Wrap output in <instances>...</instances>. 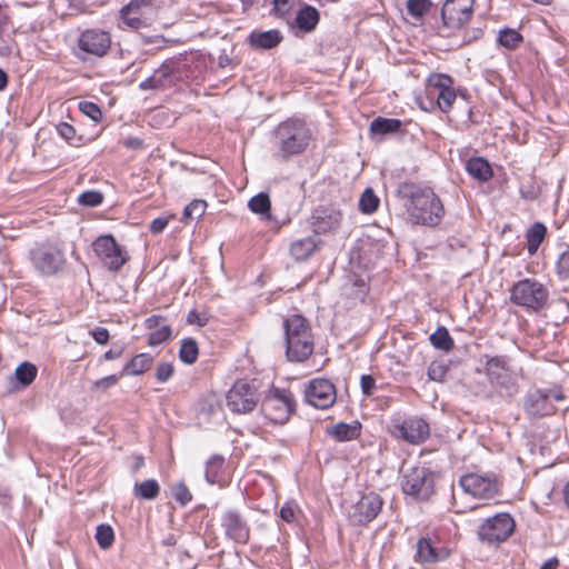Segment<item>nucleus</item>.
I'll return each mask as SVG.
<instances>
[{"mask_svg": "<svg viewBox=\"0 0 569 569\" xmlns=\"http://www.w3.org/2000/svg\"><path fill=\"white\" fill-rule=\"evenodd\" d=\"M143 141L137 137H129L123 140V146L128 149L138 150L142 147Z\"/></svg>", "mask_w": 569, "mask_h": 569, "instance_id": "61", "label": "nucleus"}, {"mask_svg": "<svg viewBox=\"0 0 569 569\" xmlns=\"http://www.w3.org/2000/svg\"><path fill=\"white\" fill-rule=\"evenodd\" d=\"M57 130L59 132V134L66 139L67 141H70L74 138L76 136V130L74 128L67 123V122H61L57 126Z\"/></svg>", "mask_w": 569, "mask_h": 569, "instance_id": "54", "label": "nucleus"}, {"mask_svg": "<svg viewBox=\"0 0 569 569\" xmlns=\"http://www.w3.org/2000/svg\"><path fill=\"white\" fill-rule=\"evenodd\" d=\"M402 123L399 119L378 117L370 124V130L377 134L398 132Z\"/></svg>", "mask_w": 569, "mask_h": 569, "instance_id": "33", "label": "nucleus"}, {"mask_svg": "<svg viewBox=\"0 0 569 569\" xmlns=\"http://www.w3.org/2000/svg\"><path fill=\"white\" fill-rule=\"evenodd\" d=\"M360 386L363 395L371 396L376 389V380L370 375H363L360 379Z\"/></svg>", "mask_w": 569, "mask_h": 569, "instance_id": "53", "label": "nucleus"}, {"mask_svg": "<svg viewBox=\"0 0 569 569\" xmlns=\"http://www.w3.org/2000/svg\"><path fill=\"white\" fill-rule=\"evenodd\" d=\"M473 13V0H446L441 9L445 27L458 29L465 26Z\"/></svg>", "mask_w": 569, "mask_h": 569, "instance_id": "16", "label": "nucleus"}, {"mask_svg": "<svg viewBox=\"0 0 569 569\" xmlns=\"http://www.w3.org/2000/svg\"><path fill=\"white\" fill-rule=\"evenodd\" d=\"M401 488L407 496L419 500H427L433 493V475L425 467L403 469Z\"/></svg>", "mask_w": 569, "mask_h": 569, "instance_id": "7", "label": "nucleus"}, {"mask_svg": "<svg viewBox=\"0 0 569 569\" xmlns=\"http://www.w3.org/2000/svg\"><path fill=\"white\" fill-rule=\"evenodd\" d=\"M449 370V366L443 360H435L428 367V377L432 381L443 382Z\"/></svg>", "mask_w": 569, "mask_h": 569, "instance_id": "41", "label": "nucleus"}, {"mask_svg": "<svg viewBox=\"0 0 569 569\" xmlns=\"http://www.w3.org/2000/svg\"><path fill=\"white\" fill-rule=\"evenodd\" d=\"M522 41V36L515 29H503L499 32L498 42L507 49H515Z\"/></svg>", "mask_w": 569, "mask_h": 569, "instance_id": "39", "label": "nucleus"}, {"mask_svg": "<svg viewBox=\"0 0 569 569\" xmlns=\"http://www.w3.org/2000/svg\"><path fill=\"white\" fill-rule=\"evenodd\" d=\"M179 71V62L174 59L166 60L154 72L166 84L168 78Z\"/></svg>", "mask_w": 569, "mask_h": 569, "instance_id": "46", "label": "nucleus"}, {"mask_svg": "<svg viewBox=\"0 0 569 569\" xmlns=\"http://www.w3.org/2000/svg\"><path fill=\"white\" fill-rule=\"evenodd\" d=\"M207 209V203L203 200H193L183 210L182 220L186 222L188 219H199Z\"/></svg>", "mask_w": 569, "mask_h": 569, "instance_id": "43", "label": "nucleus"}, {"mask_svg": "<svg viewBox=\"0 0 569 569\" xmlns=\"http://www.w3.org/2000/svg\"><path fill=\"white\" fill-rule=\"evenodd\" d=\"M431 7L429 0H408L407 11L408 14L415 18H421Z\"/></svg>", "mask_w": 569, "mask_h": 569, "instance_id": "44", "label": "nucleus"}, {"mask_svg": "<svg viewBox=\"0 0 569 569\" xmlns=\"http://www.w3.org/2000/svg\"><path fill=\"white\" fill-rule=\"evenodd\" d=\"M92 248L109 270L118 271L127 261L124 251L111 234L98 237L93 241Z\"/></svg>", "mask_w": 569, "mask_h": 569, "instance_id": "12", "label": "nucleus"}, {"mask_svg": "<svg viewBox=\"0 0 569 569\" xmlns=\"http://www.w3.org/2000/svg\"><path fill=\"white\" fill-rule=\"evenodd\" d=\"M283 40V34L278 29L267 31L253 30L248 37V43L253 49L270 50L278 47Z\"/></svg>", "mask_w": 569, "mask_h": 569, "instance_id": "23", "label": "nucleus"}, {"mask_svg": "<svg viewBox=\"0 0 569 569\" xmlns=\"http://www.w3.org/2000/svg\"><path fill=\"white\" fill-rule=\"evenodd\" d=\"M318 240L316 237H306L295 240L290 246V254L297 261L307 260L316 250Z\"/></svg>", "mask_w": 569, "mask_h": 569, "instance_id": "29", "label": "nucleus"}, {"mask_svg": "<svg viewBox=\"0 0 569 569\" xmlns=\"http://www.w3.org/2000/svg\"><path fill=\"white\" fill-rule=\"evenodd\" d=\"M557 272L560 278L569 279V248L559 256Z\"/></svg>", "mask_w": 569, "mask_h": 569, "instance_id": "50", "label": "nucleus"}, {"mask_svg": "<svg viewBox=\"0 0 569 569\" xmlns=\"http://www.w3.org/2000/svg\"><path fill=\"white\" fill-rule=\"evenodd\" d=\"M170 336V327L168 325H162L159 328L154 329L152 332H150L148 343L152 347L158 346L168 340Z\"/></svg>", "mask_w": 569, "mask_h": 569, "instance_id": "45", "label": "nucleus"}, {"mask_svg": "<svg viewBox=\"0 0 569 569\" xmlns=\"http://www.w3.org/2000/svg\"><path fill=\"white\" fill-rule=\"evenodd\" d=\"M158 8L157 0H130L120 9V18L131 29H140L146 26V11Z\"/></svg>", "mask_w": 569, "mask_h": 569, "instance_id": "19", "label": "nucleus"}, {"mask_svg": "<svg viewBox=\"0 0 569 569\" xmlns=\"http://www.w3.org/2000/svg\"><path fill=\"white\" fill-rule=\"evenodd\" d=\"M122 351L121 350H113V349H110L108 350L106 353H104V359L106 360H114V359H118L120 356H121Z\"/></svg>", "mask_w": 569, "mask_h": 569, "instance_id": "64", "label": "nucleus"}, {"mask_svg": "<svg viewBox=\"0 0 569 569\" xmlns=\"http://www.w3.org/2000/svg\"><path fill=\"white\" fill-rule=\"evenodd\" d=\"M396 435L409 443L418 445L423 442L430 432L429 425L421 418L411 417L396 426Z\"/></svg>", "mask_w": 569, "mask_h": 569, "instance_id": "21", "label": "nucleus"}, {"mask_svg": "<svg viewBox=\"0 0 569 569\" xmlns=\"http://www.w3.org/2000/svg\"><path fill=\"white\" fill-rule=\"evenodd\" d=\"M310 140L311 131L308 124L298 118H289L280 122L273 129L271 138L276 154L282 160H289L305 152Z\"/></svg>", "mask_w": 569, "mask_h": 569, "instance_id": "2", "label": "nucleus"}, {"mask_svg": "<svg viewBox=\"0 0 569 569\" xmlns=\"http://www.w3.org/2000/svg\"><path fill=\"white\" fill-rule=\"evenodd\" d=\"M111 47V36L101 29H87L78 38V48L90 56L104 57Z\"/></svg>", "mask_w": 569, "mask_h": 569, "instance_id": "18", "label": "nucleus"}, {"mask_svg": "<svg viewBox=\"0 0 569 569\" xmlns=\"http://www.w3.org/2000/svg\"><path fill=\"white\" fill-rule=\"evenodd\" d=\"M326 433L339 442L351 441L360 436L361 425L358 421L351 423L339 422L332 427H327Z\"/></svg>", "mask_w": 569, "mask_h": 569, "instance_id": "26", "label": "nucleus"}, {"mask_svg": "<svg viewBox=\"0 0 569 569\" xmlns=\"http://www.w3.org/2000/svg\"><path fill=\"white\" fill-rule=\"evenodd\" d=\"M166 84L163 81L159 78V74L156 72L150 76L149 78L144 79L140 82L139 88L141 90H154L164 87Z\"/></svg>", "mask_w": 569, "mask_h": 569, "instance_id": "52", "label": "nucleus"}, {"mask_svg": "<svg viewBox=\"0 0 569 569\" xmlns=\"http://www.w3.org/2000/svg\"><path fill=\"white\" fill-rule=\"evenodd\" d=\"M141 39L144 44L154 43V44H158V48H162L167 43V40L162 36H154V37L142 36Z\"/></svg>", "mask_w": 569, "mask_h": 569, "instance_id": "60", "label": "nucleus"}, {"mask_svg": "<svg viewBox=\"0 0 569 569\" xmlns=\"http://www.w3.org/2000/svg\"><path fill=\"white\" fill-rule=\"evenodd\" d=\"M547 228L541 222H535L527 231V249L529 254H535L545 239Z\"/></svg>", "mask_w": 569, "mask_h": 569, "instance_id": "31", "label": "nucleus"}, {"mask_svg": "<svg viewBox=\"0 0 569 569\" xmlns=\"http://www.w3.org/2000/svg\"><path fill=\"white\" fill-rule=\"evenodd\" d=\"M430 343L439 350L450 351L453 348V339L446 327H439L429 337Z\"/></svg>", "mask_w": 569, "mask_h": 569, "instance_id": "35", "label": "nucleus"}, {"mask_svg": "<svg viewBox=\"0 0 569 569\" xmlns=\"http://www.w3.org/2000/svg\"><path fill=\"white\" fill-rule=\"evenodd\" d=\"M187 322L189 325L203 327L208 323V317L206 315H199L196 310H192L187 316Z\"/></svg>", "mask_w": 569, "mask_h": 569, "instance_id": "55", "label": "nucleus"}, {"mask_svg": "<svg viewBox=\"0 0 569 569\" xmlns=\"http://www.w3.org/2000/svg\"><path fill=\"white\" fill-rule=\"evenodd\" d=\"M466 170L472 178L481 182L490 180L493 176L490 163L481 157L470 158L466 162Z\"/></svg>", "mask_w": 569, "mask_h": 569, "instance_id": "27", "label": "nucleus"}, {"mask_svg": "<svg viewBox=\"0 0 569 569\" xmlns=\"http://www.w3.org/2000/svg\"><path fill=\"white\" fill-rule=\"evenodd\" d=\"M119 377L120 376H117V375H110V376H107V377L101 378L100 380L96 381L94 385L97 388L107 389L111 386H114L118 382Z\"/></svg>", "mask_w": 569, "mask_h": 569, "instance_id": "58", "label": "nucleus"}, {"mask_svg": "<svg viewBox=\"0 0 569 569\" xmlns=\"http://www.w3.org/2000/svg\"><path fill=\"white\" fill-rule=\"evenodd\" d=\"M153 358L149 353H139L134 356L123 367L120 376H138L150 369Z\"/></svg>", "mask_w": 569, "mask_h": 569, "instance_id": "30", "label": "nucleus"}, {"mask_svg": "<svg viewBox=\"0 0 569 569\" xmlns=\"http://www.w3.org/2000/svg\"><path fill=\"white\" fill-rule=\"evenodd\" d=\"M37 371L34 365L26 361L16 369V378L21 385L29 386L36 379Z\"/></svg>", "mask_w": 569, "mask_h": 569, "instance_id": "38", "label": "nucleus"}, {"mask_svg": "<svg viewBox=\"0 0 569 569\" xmlns=\"http://www.w3.org/2000/svg\"><path fill=\"white\" fill-rule=\"evenodd\" d=\"M161 320H162V317H160V316H151L146 319L144 323L148 329L152 330V329H156L160 325Z\"/></svg>", "mask_w": 569, "mask_h": 569, "instance_id": "62", "label": "nucleus"}, {"mask_svg": "<svg viewBox=\"0 0 569 569\" xmlns=\"http://www.w3.org/2000/svg\"><path fill=\"white\" fill-rule=\"evenodd\" d=\"M280 518L286 522H292L295 520V509L286 503L280 509Z\"/></svg>", "mask_w": 569, "mask_h": 569, "instance_id": "59", "label": "nucleus"}, {"mask_svg": "<svg viewBox=\"0 0 569 569\" xmlns=\"http://www.w3.org/2000/svg\"><path fill=\"white\" fill-rule=\"evenodd\" d=\"M96 540L100 548H110L114 540L113 529L109 525H99L96 530Z\"/></svg>", "mask_w": 569, "mask_h": 569, "instance_id": "40", "label": "nucleus"}, {"mask_svg": "<svg viewBox=\"0 0 569 569\" xmlns=\"http://www.w3.org/2000/svg\"><path fill=\"white\" fill-rule=\"evenodd\" d=\"M168 222H169V220L167 218H162V217L156 218L150 223V231L152 233H160L164 230Z\"/></svg>", "mask_w": 569, "mask_h": 569, "instance_id": "57", "label": "nucleus"}, {"mask_svg": "<svg viewBox=\"0 0 569 569\" xmlns=\"http://www.w3.org/2000/svg\"><path fill=\"white\" fill-rule=\"evenodd\" d=\"M286 355L290 361L301 362L313 352V338L308 321L293 315L283 321Z\"/></svg>", "mask_w": 569, "mask_h": 569, "instance_id": "3", "label": "nucleus"}, {"mask_svg": "<svg viewBox=\"0 0 569 569\" xmlns=\"http://www.w3.org/2000/svg\"><path fill=\"white\" fill-rule=\"evenodd\" d=\"M198 353L199 350L196 340L188 338L182 341L179 350V357L182 362L187 365L194 363L197 361Z\"/></svg>", "mask_w": 569, "mask_h": 569, "instance_id": "36", "label": "nucleus"}, {"mask_svg": "<svg viewBox=\"0 0 569 569\" xmlns=\"http://www.w3.org/2000/svg\"><path fill=\"white\" fill-rule=\"evenodd\" d=\"M91 333L94 341L99 345H106L109 340V331L106 328L98 327Z\"/></svg>", "mask_w": 569, "mask_h": 569, "instance_id": "56", "label": "nucleus"}, {"mask_svg": "<svg viewBox=\"0 0 569 569\" xmlns=\"http://www.w3.org/2000/svg\"><path fill=\"white\" fill-rule=\"evenodd\" d=\"M548 298L547 287L530 278L519 280L510 291V301L528 311H540L546 307Z\"/></svg>", "mask_w": 569, "mask_h": 569, "instance_id": "6", "label": "nucleus"}, {"mask_svg": "<svg viewBox=\"0 0 569 569\" xmlns=\"http://www.w3.org/2000/svg\"><path fill=\"white\" fill-rule=\"evenodd\" d=\"M271 4L270 14L278 19H286L293 8V0H271Z\"/></svg>", "mask_w": 569, "mask_h": 569, "instance_id": "42", "label": "nucleus"}, {"mask_svg": "<svg viewBox=\"0 0 569 569\" xmlns=\"http://www.w3.org/2000/svg\"><path fill=\"white\" fill-rule=\"evenodd\" d=\"M398 196L405 201V207L415 223L436 227L442 220L443 204L431 188L405 182L399 186Z\"/></svg>", "mask_w": 569, "mask_h": 569, "instance_id": "1", "label": "nucleus"}, {"mask_svg": "<svg viewBox=\"0 0 569 569\" xmlns=\"http://www.w3.org/2000/svg\"><path fill=\"white\" fill-rule=\"evenodd\" d=\"M223 466L224 457L221 455H213L208 459L206 462L204 477L210 485H218L219 487L224 485L222 478Z\"/></svg>", "mask_w": 569, "mask_h": 569, "instance_id": "28", "label": "nucleus"}, {"mask_svg": "<svg viewBox=\"0 0 569 569\" xmlns=\"http://www.w3.org/2000/svg\"><path fill=\"white\" fill-rule=\"evenodd\" d=\"M172 497L178 501L181 506H186L191 501L192 495L189 491L188 487L183 482H179L172 487Z\"/></svg>", "mask_w": 569, "mask_h": 569, "instance_id": "48", "label": "nucleus"}, {"mask_svg": "<svg viewBox=\"0 0 569 569\" xmlns=\"http://www.w3.org/2000/svg\"><path fill=\"white\" fill-rule=\"evenodd\" d=\"M78 201L86 207H97L102 203L103 196L99 191L90 190L81 193Z\"/></svg>", "mask_w": 569, "mask_h": 569, "instance_id": "47", "label": "nucleus"}, {"mask_svg": "<svg viewBox=\"0 0 569 569\" xmlns=\"http://www.w3.org/2000/svg\"><path fill=\"white\" fill-rule=\"evenodd\" d=\"M133 493L140 499L154 500L160 493V486L156 479H147L142 482H136Z\"/></svg>", "mask_w": 569, "mask_h": 569, "instance_id": "32", "label": "nucleus"}, {"mask_svg": "<svg viewBox=\"0 0 569 569\" xmlns=\"http://www.w3.org/2000/svg\"><path fill=\"white\" fill-rule=\"evenodd\" d=\"M220 526L226 538L237 543H247L250 538V527L243 515L237 509H227L220 518Z\"/></svg>", "mask_w": 569, "mask_h": 569, "instance_id": "15", "label": "nucleus"}, {"mask_svg": "<svg viewBox=\"0 0 569 569\" xmlns=\"http://www.w3.org/2000/svg\"><path fill=\"white\" fill-rule=\"evenodd\" d=\"M34 268L42 274L52 276L62 270L66 259L63 252L50 244H41L30 252Z\"/></svg>", "mask_w": 569, "mask_h": 569, "instance_id": "10", "label": "nucleus"}, {"mask_svg": "<svg viewBox=\"0 0 569 569\" xmlns=\"http://www.w3.org/2000/svg\"><path fill=\"white\" fill-rule=\"evenodd\" d=\"M173 366L169 362L159 363L156 371V377L159 382H167L173 375Z\"/></svg>", "mask_w": 569, "mask_h": 569, "instance_id": "51", "label": "nucleus"}, {"mask_svg": "<svg viewBox=\"0 0 569 569\" xmlns=\"http://www.w3.org/2000/svg\"><path fill=\"white\" fill-rule=\"evenodd\" d=\"M446 549H438L430 538H421L417 542L416 559L421 563H436L448 557Z\"/></svg>", "mask_w": 569, "mask_h": 569, "instance_id": "24", "label": "nucleus"}, {"mask_svg": "<svg viewBox=\"0 0 569 569\" xmlns=\"http://www.w3.org/2000/svg\"><path fill=\"white\" fill-rule=\"evenodd\" d=\"M80 111L89 117L94 122H99L102 118V112L98 104L90 101H82L79 103Z\"/></svg>", "mask_w": 569, "mask_h": 569, "instance_id": "49", "label": "nucleus"}, {"mask_svg": "<svg viewBox=\"0 0 569 569\" xmlns=\"http://www.w3.org/2000/svg\"><path fill=\"white\" fill-rule=\"evenodd\" d=\"M485 371L490 383L505 397L512 398L519 392L518 376L521 369L515 370L507 356L489 357L485 363Z\"/></svg>", "mask_w": 569, "mask_h": 569, "instance_id": "5", "label": "nucleus"}, {"mask_svg": "<svg viewBox=\"0 0 569 569\" xmlns=\"http://www.w3.org/2000/svg\"><path fill=\"white\" fill-rule=\"evenodd\" d=\"M559 561L557 558L548 559L540 569H557Z\"/></svg>", "mask_w": 569, "mask_h": 569, "instance_id": "63", "label": "nucleus"}, {"mask_svg": "<svg viewBox=\"0 0 569 569\" xmlns=\"http://www.w3.org/2000/svg\"><path fill=\"white\" fill-rule=\"evenodd\" d=\"M320 21L319 11L310 4L303 3L296 13L295 26L302 32H312Z\"/></svg>", "mask_w": 569, "mask_h": 569, "instance_id": "25", "label": "nucleus"}, {"mask_svg": "<svg viewBox=\"0 0 569 569\" xmlns=\"http://www.w3.org/2000/svg\"><path fill=\"white\" fill-rule=\"evenodd\" d=\"M295 409L292 395L288 390L274 389L261 401V412L273 423H286Z\"/></svg>", "mask_w": 569, "mask_h": 569, "instance_id": "8", "label": "nucleus"}, {"mask_svg": "<svg viewBox=\"0 0 569 569\" xmlns=\"http://www.w3.org/2000/svg\"><path fill=\"white\" fill-rule=\"evenodd\" d=\"M459 485L466 493L480 499H491L499 492L495 475L468 473L460 478Z\"/></svg>", "mask_w": 569, "mask_h": 569, "instance_id": "13", "label": "nucleus"}, {"mask_svg": "<svg viewBox=\"0 0 569 569\" xmlns=\"http://www.w3.org/2000/svg\"><path fill=\"white\" fill-rule=\"evenodd\" d=\"M566 395L561 386L550 388H535L527 391L523 397V411L530 419H541L557 412L555 401H563Z\"/></svg>", "mask_w": 569, "mask_h": 569, "instance_id": "4", "label": "nucleus"}, {"mask_svg": "<svg viewBox=\"0 0 569 569\" xmlns=\"http://www.w3.org/2000/svg\"><path fill=\"white\" fill-rule=\"evenodd\" d=\"M305 397L309 405L316 409H328L337 399L333 383L327 379H313L305 390Z\"/></svg>", "mask_w": 569, "mask_h": 569, "instance_id": "17", "label": "nucleus"}, {"mask_svg": "<svg viewBox=\"0 0 569 569\" xmlns=\"http://www.w3.org/2000/svg\"><path fill=\"white\" fill-rule=\"evenodd\" d=\"M379 206V198L375 194L371 188H367L359 200V209L366 214L373 213Z\"/></svg>", "mask_w": 569, "mask_h": 569, "instance_id": "37", "label": "nucleus"}, {"mask_svg": "<svg viewBox=\"0 0 569 569\" xmlns=\"http://www.w3.org/2000/svg\"><path fill=\"white\" fill-rule=\"evenodd\" d=\"M513 519L508 513H498L479 527L478 536L482 541L501 542L513 532Z\"/></svg>", "mask_w": 569, "mask_h": 569, "instance_id": "14", "label": "nucleus"}, {"mask_svg": "<svg viewBox=\"0 0 569 569\" xmlns=\"http://www.w3.org/2000/svg\"><path fill=\"white\" fill-rule=\"evenodd\" d=\"M382 506L383 501L378 493H365L350 507L348 511L349 521L355 526H365L379 515Z\"/></svg>", "mask_w": 569, "mask_h": 569, "instance_id": "11", "label": "nucleus"}, {"mask_svg": "<svg viewBox=\"0 0 569 569\" xmlns=\"http://www.w3.org/2000/svg\"><path fill=\"white\" fill-rule=\"evenodd\" d=\"M227 406L234 413L251 412L258 405V387L254 381L238 380L228 391Z\"/></svg>", "mask_w": 569, "mask_h": 569, "instance_id": "9", "label": "nucleus"}, {"mask_svg": "<svg viewBox=\"0 0 569 569\" xmlns=\"http://www.w3.org/2000/svg\"><path fill=\"white\" fill-rule=\"evenodd\" d=\"M248 207L252 212L261 214L266 219L270 218L271 201L268 193L256 194L249 200Z\"/></svg>", "mask_w": 569, "mask_h": 569, "instance_id": "34", "label": "nucleus"}, {"mask_svg": "<svg viewBox=\"0 0 569 569\" xmlns=\"http://www.w3.org/2000/svg\"><path fill=\"white\" fill-rule=\"evenodd\" d=\"M341 212L331 207H320L312 216V227L316 233H326L340 224Z\"/></svg>", "mask_w": 569, "mask_h": 569, "instance_id": "22", "label": "nucleus"}, {"mask_svg": "<svg viewBox=\"0 0 569 569\" xmlns=\"http://www.w3.org/2000/svg\"><path fill=\"white\" fill-rule=\"evenodd\" d=\"M452 79L446 74H432L429 78V93L437 97V103L441 111L448 112L456 101V92L451 88Z\"/></svg>", "mask_w": 569, "mask_h": 569, "instance_id": "20", "label": "nucleus"}]
</instances>
